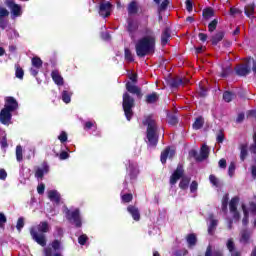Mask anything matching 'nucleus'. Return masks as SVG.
Instances as JSON below:
<instances>
[{"mask_svg": "<svg viewBox=\"0 0 256 256\" xmlns=\"http://www.w3.org/2000/svg\"><path fill=\"white\" fill-rule=\"evenodd\" d=\"M143 125H147V139L150 145H157V123L152 116H148Z\"/></svg>", "mask_w": 256, "mask_h": 256, "instance_id": "3", "label": "nucleus"}, {"mask_svg": "<svg viewBox=\"0 0 256 256\" xmlns=\"http://www.w3.org/2000/svg\"><path fill=\"white\" fill-rule=\"evenodd\" d=\"M186 241H187L189 247H193L194 245L197 244V236L195 234H189L186 237Z\"/></svg>", "mask_w": 256, "mask_h": 256, "instance_id": "22", "label": "nucleus"}, {"mask_svg": "<svg viewBox=\"0 0 256 256\" xmlns=\"http://www.w3.org/2000/svg\"><path fill=\"white\" fill-rule=\"evenodd\" d=\"M186 9L189 12L193 11V2L191 0H186Z\"/></svg>", "mask_w": 256, "mask_h": 256, "instance_id": "60", "label": "nucleus"}, {"mask_svg": "<svg viewBox=\"0 0 256 256\" xmlns=\"http://www.w3.org/2000/svg\"><path fill=\"white\" fill-rule=\"evenodd\" d=\"M16 159L17 161H23V148L21 146L16 147Z\"/></svg>", "mask_w": 256, "mask_h": 256, "instance_id": "36", "label": "nucleus"}, {"mask_svg": "<svg viewBox=\"0 0 256 256\" xmlns=\"http://www.w3.org/2000/svg\"><path fill=\"white\" fill-rule=\"evenodd\" d=\"M235 95L231 92H224L223 94V99L226 101V103H230V101H233V98Z\"/></svg>", "mask_w": 256, "mask_h": 256, "instance_id": "38", "label": "nucleus"}, {"mask_svg": "<svg viewBox=\"0 0 256 256\" xmlns=\"http://www.w3.org/2000/svg\"><path fill=\"white\" fill-rule=\"evenodd\" d=\"M158 100H159V96L157 95V93L149 94L146 97V103H157Z\"/></svg>", "mask_w": 256, "mask_h": 256, "instance_id": "27", "label": "nucleus"}, {"mask_svg": "<svg viewBox=\"0 0 256 256\" xmlns=\"http://www.w3.org/2000/svg\"><path fill=\"white\" fill-rule=\"evenodd\" d=\"M213 10L211 8H206L203 10V16L205 19H210V17H213Z\"/></svg>", "mask_w": 256, "mask_h": 256, "instance_id": "40", "label": "nucleus"}, {"mask_svg": "<svg viewBox=\"0 0 256 256\" xmlns=\"http://www.w3.org/2000/svg\"><path fill=\"white\" fill-rule=\"evenodd\" d=\"M190 156L194 157L196 161H205L209 157V146L206 144L202 145L200 154L195 150L190 151Z\"/></svg>", "mask_w": 256, "mask_h": 256, "instance_id": "5", "label": "nucleus"}, {"mask_svg": "<svg viewBox=\"0 0 256 256\" xmlns=\"http://www.w3.org/2000/svg\"><path fill=\"white\" fill-rule=\"evenodd\" d=\"M183 166L179 165L170 177V185H175L183 177Z\"/></svg>", "mask_w": 256, "mask_h": 256, "instance_id": "8", "label": "nucleus"}, {"mask_svg": "<svg viewBox=\"0 0 256 256\" xmlns=\"http://www.w3.org/2000/svg\"><path fill=\"white\" fill-rule=\"evenodd\" d=\"M139 29V24L137 21L134 20H128V31L129 33H135Z\"/></svg>", "mask_w": 256, "mask_h": 256, "instance_id": "20", "label": "nucleus"}, {"mask_svg": "<svg viewBox=\"0 0 256 256\" xmlns=\"http://www.w3.org/2000/svg\"><path fill=\"white\" fill-rule=\"evenodd\" d=\"M49 231H51V226L49 223L47 221H42L30 229V235L32 239L38 243V245L45 247V245H47L45 233H49Z\"/></svg>", "mask_w": 256, "mask_h": 256, "instance_id": "2", "label": "nucleus"}, {"mask_svg": "<svg viewBox=\"0 0 256 256\" xmlns=\"http://www.w3.org/2000/svg\"><path fill=\"white\" fill-rule=\"evenodd\" d=\"M122 107H123L126 119L128 121H131V117H133V107H135V99L131 97V94L128 92H125L123 94Z\"/></svg>", "mask_w": 256, "mask_h": 256, "instance_id": "4", "label": "nucleus"}, {"mask_svg": "<svg viewBox=\"0 0 256 256\" xmlns=\"http://www.w3.org/2000/svg\"><path fill=\"white\" fill-rule=\"evenodd\" d=\"M225 34L223 32H218L215 34V36L212 37V43L213 45H217L220 41H223V37Z\"/></svg>", "mask_w": 256, "mask_h": 256, "instance_id": "25", "label": "nucleus"}, {"mask_svg": "<svg viewBox=\"0 0 256 256\" xmlns=\"http://www.w3.org/2000/svg\"><path fill=\"white\" fill-rule=\"evenodd\" d=\"M23 75H24L23 69L17 68V69H16V77H17L18 79H23Z\"/></svg>", "mask_w": 256, "mask_h": 256, "instance_id": "56", "label": "nucleus"}, {"mask_svg": "<svg viewBox=\"0 0 256 256\" xmlns=\"http://www.w3.org/2000/svg\"><path fill=\"white\" fill-rule=\"evenodd\" d=\"M237 205H239V197H234L229 203L230 213H233L234 219H239V212H237Z\"/></svg>", "mask_w": 256, "mask_h": 256, "instance_id": "12", "label": "nucleus"}, {"mask_svg": "<svg viewBox=\"0 0 256 256\" xmlns=\"http://www.w3.org/2000/svg\"><path fill=\"white\" fill-rule=\"evenodd\" d=\"M66 218L71 221L76 227H81V216L79 215V209L71 211L66 209Z\"/></svg>", "mask_w": 256, "mask_h": 256, "instance_id": "6", "label": "nucleus"}, {"mask_svg": "<svg viewBox=\"0 0 256 256\" xmlns=\"http://www.w3.org/2000/svg\"><path fill=\"white\" fill-rule=\"evenodd\" d=\"M155 33L151 29L145 30V35L136 43V55L138 57H145V55H152L155 53Z\"/></svg>", "mask_w": 256, "mask_h": 256, "instance_id": "1", "label": "nucleus"}, {"mask_svg": "<svg viewBox=\"0 0 256 256\" xmlns=\"http://www.w3.org/2000/svg\"><path fill=\"white\" fill-rule=\"evenodd\" d=\"M62 100L64 103H71V93L69 91H63Z\"/></svg>", "mask_w": 256, "mask_h": 256, "instance_id": "35", "label": "nucleus"}, {"mask_svg": "<svg viewBox=\"0 0 256 256\" xmlns=\"http://www.w3.org/2000/svg\"><path fill=\"white\" fill-rule=\"evenodd\" d=\"M253 13H255V5H247L245 7V15H247V17H253Z\"/></svg>", "mask_w": 256, "mask_h": 256, "instance_id": "28", "label": "nucleus"}, {"mask_svg": "<svg viewBox=\"0 0 256 256\" xmlns=\"http://www.w3.org/2000/svg\"><path fill=\"white\" fill-rule=\"evenodd\" d=\"M168 5H169V0H164V1L161 3V5H160L159 10H160V11H165V10L167 9Z\"/></svg>", "mask_w": 256, "mask_h": 256, "instance_id": "54", "label": "nucleus"}, {"mask_svg": "<svg viewBox=\"0 0 256 256\" xmlns=\"http://www.w3.org/2000/svg\"><path fill=\"white\" fill-rule=\"evenodd\" d=\"M218 165L220 169H226L227 168V160L225 158H222L219 160Z\"/></svg>", "mask_w": 256, "mask_h": 256, "instance_id": "51", "label": "nucleus"}, {"mask_svg": "<svg viewBox=\"0 0 256 256\" xmlns=\"http://www.w3.org/2000/svg\"><path fill=\"white\" fill-rule=\"evenodd\" d=\"M99 15H101V17H109V15H111V3H101Z\"/></svg>", "mask_w": 256, "mask_h": 256, "instance_id": "15", "label": "nucleus"}, {"mask_svg": "<svg viewBox=\"0 0 256 256\" xmlns=\"http://www.w3.org/2000/svg\"><path fill=\"white\" fill-rule=\"evenodd\" d=\"M228 174L230 175V177H233V175H235V163L231 162L228 168Z\"/></svg>", "mask_w": 256, "mask_h": 256, "instance_id": "48", "label": "nucleus"}, {"mask_svg": "<svg viewBox=\"0 0 256 256\" xmlns=\"http://www.w3.org/2000/svg\"><path fill=\"white\" fill-rule=\"evenodd\" d=\"M204 123H205V121L203 120V117L197 118L193 124V129H196V130L201 129V127H203Z\"/></svg>", "mask_w": 256, "mask_h": 256, "instance_id": "29", "label": "nucleus"}, {"mask_svg": "<svg viewBox=\"0 0 256 256\" xmlns=\"http://www.w3.org/2000/svg\"><path fill=\"white\" fill-rule=\"evenodd\" d=\"M216 140L217 143H222L223 141H225V134L223 133V130L218 131L216 135Z\"/></svg>", "mask_w": 256, "mask_h": 256, "instance_id": "42", "label": "nucleus"}, {"mask_svg": "<svg viewBox=\"0 0 256 256\" xmlns=\"http://www.w3.org/2000/svg\"><path fill=\"white\" fill-rule=\"evenodd\" d=\"M11 112H13V110H9L7 108L1 110L0 121L3 125H9V121H11Z\"/></svg>", "mask_w": 256, "mask_h": 256, "instance_id": "10", "label": "nucleus"}, {"mask_svg": "<svg viewBox=\"0 0 256 256\" xmlns=\"http://www.w3.org/2000/svg\"><path fill=\"white\" fill-rule=\"evenodd\" d=\"M6 6L10 9L14 17H21V15H23V10L21 9V5L16 4L13 0H7Z\"/></svg>", "mask_w": 256, "mask_h": 256, "instance_id": "7", "label": "nucleus"}, {"mask_svg": "<svg viewBox=\"0 0 256 256\" xmlns=\"http://www.w3.org/2000/svg\"><path fill=\"white\" fill-rule=\"evenodd\" d=\"M198 187H199V184L197 183V181H192V183L190 185L191 193H197Z\"/></svg>", "mask_w": 256, "mask_h": 256, "instance_id": "49", "label": "nucleus"}, {"mask_svg": "<svg viewBox=\"0 0 256 256\" xmlns=\"http://www.w3.org/2000/svg\"><path fill=\"white\" fill-rule=\"evenodd\" d=\"M226 247L230 251V253H234V251H235V242L233 241V238H230V239L227 240Z\"/></svg>", "mask_w": 256, "mask_h": 256, "instance_id": "33", "label": "nucleus"}, {"mask_svg": "<svg viewBox=\"0 0 256 256\" xmlns=\"http://www.w3.org/2000/svg\"><path fill=\"white\" fill-rule=\"evenodd\" d=\"M230 13H231L232 15H237V13H238V14L241 13V10H239L238 8H231V9H230Z\"/></svg>", "mask_w": 256, "mask_h": 256, "instance_id": "64", "label": "nucleus"}, {"mask_svg": "<svg viewBox=\"0 0 256 256\" xmlns=\"http://www.w3.org/2000/svg\"><path fill=\"white\" fill-rule=\"evenodd\" d=\"M175 155V151L171 148H166L162 153H161V163L165 164L167 163V157H173Z\"/></svg>", "mask_w": 256, "mask_h": 256, "instance_id": "16", "label": "nucleus"}, {"mask_svg": "<svg viewBox=\"0 0 256 256\" xmlns=\"http://www.w3.org/2000/svg\"><path fill=\"white\" fill-rule=\"evenodd\" d=\"M249 209H250L251 213H253V215H256V204L255 203H251Z\"/></svg>", "mask_w": 256, "mask_h": 256, "instance_id": "63", "label": "nucleus"}, {"mask_svg": "<svg viewBox=\"0 0 256 256\" xmlns=\"http://www.w3.org/2000/svg\"><path fill=\"white\" fill-rule=\"evenodd\" d=\"M51 77L56 85L58 86L65 85V80L63 79V76L61 75V72H59V70H53L51 72Z\"/></svg>", "mask_w": 256, "mask_h": 256, "instance_id": "13", "label": "nucleus"}, {"mask_svg": "<svg viewBox=\"0 0 256 256\" xmlns=\"http://www.w3.org/2000/svg\"><path fill=\"white\" fill-rule=\"evenodd\" d=\"M189 183H191V178L190 177H182L180 183H179V187L180 189H188L189 188Z\"/></svg>", "mask_w": 256, "mask_h": 256, "instance_id": "21", "label": "nucleus"}, {"mask_svg": "<svg viewBox=\"0 0 256 256\" xmlns=\"http://www.w3.org/2000/svg\"><path fill=\"white\" fill-rule=\"evenodd\" d=\"M49 173V165L44 162L41 167H38L35 172V177L37 179H43V176Z\"/></svg>", "mask_w": 256, "mask_h": 256, "instance_id": "14", "label": "nucleus"}, {"mask_svg": "<svg viewBox=\"0 0 256 256\" xmlns=\"http://www.w3.org/2000/svg\"><path fill=\"white\" fill-rule=\"evenodd\" d=\"M217 29V19H214L209 25H208V31L210 33H213Z\"/></svg>", "mask_w": 256, "mask_h": 256, "instance_id": "43", "label": "nucleus"}, {"mask_svg": "<svg viewBox=\"0 0 256 256\" xmlns=\"http://www.w3.org/2000/svg\"><path fill=\"white\" fill-rule=\"evenodd\" d=\"M218 224H219L218 220H215L213 218L210 219V225H209V228H208V233L210 235H213V233L215 232V227H217Z\"/></svg>", "mask_w": 256, "mask_h": 256, "instance_id": "23", "label": "nucleus"}, {"mask_svg": "<svg viewBox=\"0 0 256 256\" xmlns=\"http://www.w3.org/2000/svg\"><path fill=\"white\" fill-rule=\"evenodd\" d=\"M0 179L2 181H5V179H7V171H5V169H0Z\"/></svg>", "mask_w": 256, "mask_h": 256, "instance_id": "59", "label": "nucleus"}, {"mask_svg": "<svg viewBox=\"0 0 256 256\" xmlns=\"http://www.w3.org/2000/svg\"><path fill=\"white\" fill-rule=\"evenodd\" d=\"M37 191L39 195H43V193H45V184H39L37 187Z\"/></svg>", "mask_w": 256, "mask_h": 256, "instance_id": "57", "label": "nucleus"}, {"mask_svg": "<svg viewBox=\"0 0 256 256\" xmlns=\"http://www.w3.org/2000/svg\"><path fill=\"white\" fill-rule=\"evenodd\" d=\"M5 223H7V217L5 214L0 213V227H4Z\"/></svg>", "mask_w": 256, "mask_h": 256, "instance_id": "53", "label": "nucleus"}, {"mask_svg": "<svg viewBox=\"0 0 256 256\" xmlns=\"http://www.w3.org/2000/svg\"><path fill=\"white\" fill-rule=\"evenodd\" d=\"M0 27L1 29H6L7 27V19L3 16H0Z\"/></svg>", "mask_w": 256, "mask_h": 256, "instance_id": "52", "label": "nucleus"}, {"mask_svg": "<svg viewBox=\"0 0 256 256\" xmlns=\"http://www.w3.org/2000/svg\"><path fill=\"white\" fill-rule=\"evenodd\" d=\"M19 107L17 100L11 96L5 98V106L4 109H8L9 111H15Z\"/></svg>", "mask_w": 256, "mask_h": 256, "instance_id": "9", "label": "nucleus"}, {"mask_svg": "<svg viewBox=\"0 0 256 256\" xmlns=\"http://www.w3.org/2000/svg\"><path fill=\"white\" fill-rule=\"evenodd\" d=\"M59 141L62 143H65L67 141V134L65 132H61L58 136Z\"/></svg>", "mask_w": 256, "mask_h": 256, "instance_id": "55", "label": "nucleus"}, {"mask_svg": "<svg viewBox=\"0 0 256 256\" xmlns=\"http://www.w3.org/2000/svg\"><path fill=\"white\" fill-rule=\"evenodd\" d=\"M59 159L61 161H65V159H69V153L67 152H61L60 155H59Z\"/></svg>", "mask_w": 256, "mask_h": 256, "instance_id": "58", "label": "nucleus"}, {"mask_svg": "<svg viewBox=\"0 0 256 256\" xmlns=\"http://www.w3.org/2000/svg\"><path fill=\"white\" fill-rule=\"evenodd\" d=\"M127 211L132 215L134 221H139L141 219L139 209H137L135 206H128Z\"/></svg>", "mask_w": 256, "mask_h": 256, "instance_id": "18", "label": "nucleus"}, {"mask_svg": "<svg viewBox=\"0 0 256 256\" xmlns=\"http://www.w3.org/2000/svg\"><path fill=\"white\" fill-rule=\"evenodd\" d=\"M243 213H244V218L242 220L243 225H248L249 224V212H247V208H245V205H242Z\"/></svg>", "mask_w": 256, "mask_h": 256, "instance_id": "34", "label": "nucleus"}, {"mask_svg": "<svg viewBox=\"0 0 256 256\" xmlns=\"http://www.w3.org/2000/svg\"><path fill=\"white\" fill-rule=\"evenodd\" d=\"M32 66L35 69H41V67H43V60H41L39 57L32 58Z\"/></svg>", "mask_w": 256, "mask_h": 256, "instance_id": "24", "label": "nucleus"}, {"mask_svg": "<svg viewBox=\"0 0 256 256\" xmlns=\"http://www.w3.org/2000/svg\"><path fill=\"white\" fill-rule=\"evenodd\" d=\"M171 38V30L169 28H166L161 36V43L162 45H167L169 43V39Z\"/></svg>", "mask_w": 256, "mask_h": 256, "instance_id": "19", "label": "nucleus"}, {"mask_svg": "<svg viewBox=\"0 0 256 256\" xmlns=\"http://www.w3.org/2000/svg\"><path fill=\"white\" fill-rule=\"evenodd\" d=\"M205 256H223V252L221 251H214L211 249V246L207 247Z\"/></svg>", "mask_w": 256, "mask_h": 256, "instance_id": "26", "label": "nucleus"}, {"mask_svg": "<svg viewBox=\"0 0 256 256\" xmlns=\"http://www.w3.org/2000/svg\"><path fill=\"white\" fill-rule=\"evenodd\" d=\"M254 144L250 147L251 153H256V134L253 136Z\"/></svg>", "mask_w": 256, "mask_h": 256, "instance_id": "61", "label": "nucleus"}, {"mask_svg": "<svg viewBox=\"0 0 256 256\" xmlns=\"http://www.w3.org/2000/svg\"><path fill=\"white\" fill-rule=\"evenodd\" d=\"M240 158L241 161H245V159L247 158V145L242 144L240 146Z\"/></svg>", "mask_w": 256, "mask_h": 256, "instance_id": "30", "label": "nucleus"}, {"mask_svg": "<svg viewBox=\"0 0 256 256\" xmlns=\"http://www.w3.org/2000/svg\"><path fill=\"white\" fill-rule=\"evenodd\" d=\"M128 13L129 15H135L137 13V3L131 2L128 6Z\"/></svg>", "mask_w": 256, "mask_h": 256, "instance_id": "32", "label": "nucleus"}, {"mask_svg": "<svg viewBox=\"0 0 256 256\" xmlns=\"http://www.w3.org/2000/svg\"><path fill=\"white\" fill-rule=\"evenodd\" d=\"M48 199L54 203H60L61 194H59L57 190H50L48 191Z\"/></svg>", "mask_w": 256, "mask_h": 256, "instance_id": "17", "label": "nucleus"}, {"mask_svg": "<svg viewBox=\"0 0 256 256\" xmlns=\"http://www.w3.org/2000/svg\"><path fill=\"white\" fill-rule=\"evenodd\" d=\"M97 128V123L95 121H87L84 124V129L89 131V129Z\"/></svg>", "mask_w": 256, "mask_h": 256, "instance_id": "37", "label": "nucleus"}, {"mask_svg": "<svg viewBox=\"0 0 256 256\" xmlns=\"http://www.w3.org/2000/svg\"><path fill=\"white\" fill-rule=\"evenodd\" d=\"M126 89L128 93H132V95H137L139 99L143 97V93H141V88L135 86V84H132L131 82H128L126 84Z\"/></svg>", "mask_w": 256, "mask_h": 256, "instance_id": "11", "label": "nucleus"}, {"mask_svg": "<svg viewBox=\"0 0 256 256\" xmlns=\"http://www.w3.org/2000/svg\"><path fill=\"white\" fill-rule=\"evenodd\" d=\"M227 201H229V198L225 196L222 202V209L224 210H227Z\"/></svg>", "mask_w": 256, "mask_h": 256, "instance_id": "62", "label": "nucleus"}, {"mask_svg": "<svg viewBox=\"0 0 256 256\" xmlns=\"http://www.w3.org/2000/svg\"><path fill=\"white\" fill-rule=\"evenodd\" d=\"M87 241H89V237H87V235H85V234L79 236V238H78V243L80 245H85V243H87Z\"/></svg>", "mask_w": 256, "mask_h": 256, "instance_id": "46", "label": "nucleus"}, {"mask_svg": "<svg viewBox=\"0 0 256 256\" xmlns=\"http://www.w3.org/2000/svg\"><path fill=\"white\" fill-rule=\"evenodd\" d=\"M23 227H25V220L23 218H19L17 221L16 229L21 231Z\"/></svg>", "mask_w": 256, "mask_h": 256, "instance_id": "47", "label": "nucleus"}, {"mask_svg": "<svg viewBox=\"0 0 256 256\" xmlns=\"http://www.w3.org/2000/svg\"><path fill=\"white\" fill-rule=\"evenodd\" d=\"M0 17H9V10L3 7H0Z\"/></svg>", "mask_w": 256, "mask_h": 256, "instance_id": "50", "label": "nucleus"}, {"mask_svg": "<svg viewBox=\"0 0 256 256\" xmlns=\"http://www.w3.org/2000/svg\"><path fill=\"white\" fill-rule=\"evenodd\" d=\"M251 237V234L247 231H243L241 233L240 243H249V239Z\"/></svg>", "mask_w": 256, "mask_h": 256, "instance_id": "31", "label": "nucleus"}, {"mask_svg": "<svg viewBox=\"0 0 256 256\" xmlns=\"http://www.w3.org/2000/svg\"><path fill=\"white\" fill-rule=\"evenodd\" d=\"M209 179H210V183H212V185H214L215 187L221 186V182L219 181V178H216L215 175H210Z\"/></svg>", "mask_w": 256, "mask_h": 256, "instance_id": "39", "label": "nucleus"}, {"mask_svg": "<svg viewBox=\"0 0 256 256\" xmlns=\"http://www.w3.org/2000/svg\"><path fill=\"white\" fill-rule=\"evenodd\" d=\"M125 59L126 61H133V54L131 53V50H129V48L125 49Z\"/></svg>", "mask_w": 256, "mask_h": 256, "instance_id": "45", "label": "nucleus"}, {"mask_svg": "<svg viewBox=\"0 0 256 256\" xmlns=\"http://www.w3.org/2000/svg\"><path fill=\"white\" fill-rule=\"evenodd\" d=\"M123 203H131L133 201V194H124L122 196Z\"/></svg>", "mask_w": 256, "mask_h": 256, "instance_id": "44", "label": "nucleus"}, {"mask_svg": "<svg viewBox=\"0 0 256 256\" xmlns=\"http://www.w3.org/2000/svg\"><path fill=\"white\" fill-rule=\"evenodd\" d=\"M51 247L54 249V251H59V249H61V240H54L51 243Z\"/></svg>", "mask_w": 256, "mask_h": 256, "instance_id": "41", "label": "nucleus"}]
</instances>
